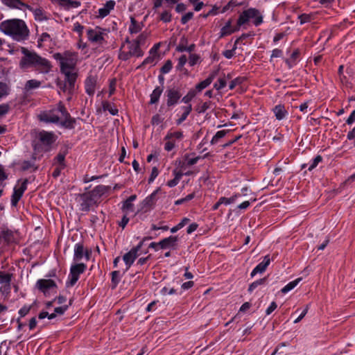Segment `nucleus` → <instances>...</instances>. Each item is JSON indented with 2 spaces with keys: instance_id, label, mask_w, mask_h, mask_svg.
<instances>
[{
  "instance_id": "obj_52",
  "label": "nucleus",
  "mask_w": 355,
  "mask_h": 355,
  "mask_svg": "<svg viewBox=\"0 0 355 355\" xmlns=\"http://www.w3.org/2000/svg\"><path fill=\"white\" fill-rule=\"evenodd\" d=\"M236 44H234V47L232 49H230V50H225V51H223V55L227 59H231L234 53H235V50L236 49Z\"/></svg>"
},
{
  "instance_id": "obj_63",
  "label": "nucleus",
  "mask_w": 355,
  "mask_h": 355,
  "mask_svg": "<svg viewBox=\"0 0 355 355\" xmlns=\"http://www.w3.org/2000/svg\"><path fill=\"white\" fill-rule=\"evenodd\" d=\"M56 162L60 165V167L64 168V155L59 153L55 158Z\"/></svg>"
},
{
  "instance_id": "obj_42",
  "label": "nucleus",
  "mask_w": 355,
  "mask_h": 355,
  "mask_svg": "<svg viewBox=\"0 0 355 355\" xmlns=\"http://www.w3.org/2000/svg\"><path fill=\"white\" fill-rule=\"evenodd\" d=\"M164 150L169 152L175 147V141L173 139H165Z\"/></svg>"
},
{
  "instance_id": "obj_30",
  "label": "nucleus",
  "mask_w": 355,
  "mask_h": 355,
  "mask_svg": "<svg viewBox=\"0 0 355 355\" xmlns=\"http://www.w3.org/2000/svg\"><path fill=\"white\" fill-rule=\"evenodd\" d=\"M301 280L302 278L299 277L292 282H290L282 288L281 292L284 294L287 293L288 292L293 290L301 282Z\"/></svg>"
},
{
  "instance_id": "obj_45",
  "label": "nucleus",
  "mask_w": 355,
  "mask_h": 355,
  "mask_svg": "<svg viewBox=\"0 0 355 355\" xmlns=\"http://www.w3.org/2000/svg\"><path fill=\"white\" fill-rule=\"evenodd\" d=\"M298 19H300V24L302 25L305 23L310 22L312 19V16L309 14H302L298 16Z\"/></svg>"
},
{
  "instance_id": "obj_27",
  "label": "nucleus",
  "mask_w": 355,
  "mask_h": 355,
  "mask_svg": "<svg viewBox=\"0 0 355 355\" xmlns=\"http://www.w3.org/2000/svg\"><path fill=\"white\" fill-rule=\"evenodd\" d=\"M142 26V24L139 23L134 17H131L128 31L131 34H137L141 31Z\"/></svg>"
},
{
  "instance_id": "obj_44",
  "label": "nucleus",
  "mask_w": 355,
  "mask_h": 355,
  "mask_svg": "<svg viewBox=\"0 0 355 355\" xmlns=\"http://www.w3.org/2000/svg\"><path fill=\"white\" fill-rule=\"evenodd\" d=\"M226 86V80L225 78H220L216 83H215L214 87L217 90H220Z\"/></svg>"
},
{
  "instance_id": "obj_3",
  "label": "nucleus",
  "mask_w": 355,
  "mask_h": 355,
  "mask_svg": "<svg viewBox=\"0 0 355 355\" xmlns=\"http://www.w3.org/2000/svg\"><path fill=\"white\" fill-rule=\"evenodd\" d=\"M40 119L46 123L60 124L62 127L72 129L75 119L71 118L64 105L60 102L55 109L44 112L40 115Z\"/></svg>"
},
{
  "instance_id": "obj_56",
  "label": "nucleus",
  "mask_w": 355,
  "mask_h": 355,
  "mask_svg": "<svg viewBox=\"0 0 355 355\" xmlns=\"http://www.w3.org/2000/svg\"><path fill=\"white\" fill-rule=\"evenodd\" d=\"M193 13L192 12H189L184 15L181 18V23L182 24H186L189 20L193 18Z\"/></svg>"
},
{
  "instance_id": "obj_20",
  "label": "nucleus",
  "mask_w": 355,
  "mask_h": 355,
  "mask_svg": "<svg viewBox=\"0 0 355 355\" xmlns=\"http://www.w3.org/2000/svg\"><path fill=\"white\" fill-rule=\"evenodd\" d=\"M110 189L108 186L105 185H98L93 190L89 191L95 200L98 202L101 196H103L105 193H107Z\"/></svg>"
},
{
  "instance_id": "obj_14",
  "label": "nucleus",
  "mask_w": 355,
  "mask_h": 355,
  "mask_svg": "<svg viewBox=\"0 0 355 355\" xmlns=\"http://www.w3.org/2000/svg\"><path fill=\"white\" fill-rule=\"evenodd\" d=\"M28 180L25 179L22 181L21 184L16 185L13 190V193L11 197V205L14 207L17 206L18 202L22 197L24 191L27 189Z\"/></svg>"
},
{
  "instance_id": "obj_40",
  "label": "nucleus",
  "mask_w": 355,
  "mask_h": 355,
  "mask_svg": "<svg viewBox=\"0 0 355 355\" xmlns=\"http://www.w3.org/2000/svg\"><path fill=\"white\" fill-rule=\"evenodd\" d=\"M11 283H8L6 284L2 285L0 287V292L1 293L5 296V297H8L11 291Z\"/></svg>"
},
{
  "instance_id": "obj_18",
  "label": "nucleus",
  "mask_w": 355,
  "mask_h": 355,
  "mask_svg": "<svg viewBox=\"0 0 355 355\" xmlns=\"http://www.w3.org/2000/svg\"><path fill=\"white\" fill-rule=\"evenodd\" d=\"M115 4L116 3L113 0L107 1L102 8H100L98 10V17L100 18H104L107 16L110 11L114 9Z\"/></svg>"
},
{
  "instance_id": "obj_47",
  "label": "nucleus",
  "mask_w": 355,
  "mask_h": 355,
  "mask_svg": "<svg viewBox=\"0 0 355 355\" xmlns=\"http://www.w3.org/2000/svg\"><path fill=\"white\" fill-rule=\"evenodd\" d=\"M200 56L197 54H191L189 58V64L190 66L193 67L196 65L200 61Z\"/></svg>"
},
{
  "instance_id": "obj_53",
  "label": "nucleus",
  "mask_w": 355,
  "mask_h": 355,
  "mask_svg": "<svg viewBox=\"0 0 355 355\" xmlns=\"http://www.w3.org/2000/svg\"><path fill=\"white\" fill-rule=\"evenodd\" d=\"M164 121V119L158 114H155L151 119V123L153 125H157Z\"/></svg>"
},
{
  "instance_id": "obj_55",
  "label": "nucleus",
  "mask_w": 355,
  "mask_h": 355,
  "mask_svg": "<svg viewBox=\"0 0 355 355\" xmlns=\"http://www.w3.org/2000/svg\"><path fill=\"white\" fill-rule=\"evenodd\" d=\"M158 174H159V171H158L157 168L155 166L153 167L152 169L150 178L148 179V183L149 184L152 183L155 180V179L157 177Z\"/></svg>"
},
{
  "instance_id": "obj_36",
  "label": "nucleus",
  "mask_w": 355,
  "mask_h": 355,
  "mask_svg": "<svg viewBox=\"0 0 355 355\" xmlns=\"http://www.w3.org/2000/svg\"><path fill=\"white\" fill-rule=\"evenodd\" d=\"M299 55H300V51L298 49H295L291 55L290 59L286 60V62L288 64L289 68L293 67L295 60L298 58Z\"/></svg>"
},
{
  "instance_id": "obj_1",
  "label": "nucleus",
  "mask_w": 355,
  "mask_h": 355,
  "mask_svg": "<svg viewBox=\"0 0 355 355\" xmlns=\"http://www.w3.org/2000/svg\"><path fill=\"white\" fill-rule=\"evenodd\" d=\"M21 52L23 54L19 63L21 69L26 70L33 68L42 73H48L51 70V62L36 52L29 51L25 47H21Z\"/></svg>"
},
{
  "instance_id": "obj_7",
  "label": "nucleus",
  "mask_w": 355,
  "mask_h": 355,
  "mask_svg": "<svg viewBox=\"0 0 355 355\" xmlns=\"http://www.w3.org/2000/svg\"><path fill=\"white\" fill-rule=\"evenodd\" d=\"M251 19L255 26H258L263 23V16L258 9L250 8L243 10L239 17L237 24L239 26H241Z\"/></svg>"
},
{
  "instance_id": "obj_60",
  "label": "nucleus",
  "mask_w": 355,
  "mask_h": 355,
  "mask_svg": "<svg viewBox=\"0 0 355 355\" xmlns=\"http://www.w3.org/2000/svg\"><path fill=\"white\" fill-rule=\"evenodd\" d=\"M10 106L8 104L3 103L0 105V117L7 114L9 111Z\"/></svg>"
},
{
  "instance_id": "obj_19",
  "label": "nucleus",
  "mask_w": 355,
  "mask_h": 355,
  "mask_svg": "<svg viewBox=\"0 0 355 355\" xmlns=\"http://www.w3.org/2000/svg\"><path fill=\"white\" fill-rule=\"evenodd\" d=\"M270 263V259L268 255H266L264 257L263 260L259 263L252 271L250 275L251 277H254L257 273H262L263 272L268 266Z\"/></svg>"
},
{
  "instance_id": "obj_41",
  "label": "nucleus",
  "mask_w": 355,
  "mask_h": 355,
  "mask_svg": "<svg viewBox=\"0 0 355 355\" xmlns=\"http://www.w3.org/2000/svg\"><path fill=\"white\" fill-rule=\"evenodd\" d=\"M322 161V157L321 155H317L311 161V163L310 164V165H309V166L308 168V171H311L312 170H313L315 168L317 167L318 164L320 163Z\"/></svg>"
},
{
  "instance_id": "obj_2",
  "label": "nucleus",
  "mask_w": 355,
  "mask_h": 355,
  "mask_svg": "<svg viewBox=\"0 0 355 355\" xmlns=\"http://www.w3.org/2000/svg\"><path fill=\"white\" fill-rule=\"evenodd\" d=\"M0 31L18 42H24L30 36V31L26 22L19 19L3 21L0 24Z\"/></svg>"
},
{
  "instance_id": "obj_31",
  "label": "nucleus",
  "mask_w": 355,
  "mask_h": 355,
  "mask_svg": "<svg viewBox=\"0 0 355 355\" xmlns=\"http://www.w3.org/2000/svg\"><path fill=\"white\" fill-rule=\"evenodd\" d=\"M12 276V274L0 271V284L3 285L8 283H11Z\"/></svg>"
},
{
  "instance_id": "obj_10",
  "label": "nucleus",
  "mask_w": 355,
  "mask_h": 355,
  "mask_svg": "<svg viewBox=\"0 0 355 355\" xmlns=\"http://www.w3.org/2000/svg\"><path fill=\"white\" fill-rule=\"evenodd\" d=\"M78 202L80 205V209L83 211H89L90 208L93 205L98 203L89 191L80 194Z\"/></svg>"
},
{
  "instance_id": "obj_54",
  "label": "nucleus",
  "mask_w": 355,
  "mask_h": 355,
  "mask_svg": "<svg viewBox=\"0 0 355 355\" xmlns=\"http://www.w3.org/2000/svg\"><path fill=\"white\" fill-rule=\"evenodd\" d=\"M133 207H134V205L132 204V202L128 201V200H126L124 202H123V207H122V209L123 211H133Z\"/></svg>"
},
{
  "instance_id": "obj_58",
  "label": "nucleus",
  "mask_w": 355,
  "mask_h": 355,
  "mask_svg": "<svg viewBox=\"0 0 355 355\" xmlns=\"http://www.w3.org/2000/svg\"><path fill=\"white\" fill-rule=\"evenodd\" d=\"M68 307H69L68 305H63V306H59V307H56L54 309V313H55V316L57 315H62L67 310Z\"/></svg>"
},
{
  "instance_id": "obj_37",
  "label": "nucleus",
  "mask_w": 355,
  "mask_h": 355,
  "mask_svg": "<svg viewBox=\"0 0 355 355\" xmlns=\"http://www.w3.org/2000/svg\"><path fill=\"white\" fill-rule=\"evenodd\" d=\"M41 83L37 80L33 79L28 80L25 85V88L28 90L37 88L40 86Z\"/></svg>"
},
{
  "instance_id": "obj_57",
  "label": "nucleus",
  "mask_w": 355,
  "mask_h": 355,
  "mask_svg": "<svg viewBox=\"0 0 355 355\" xmlns=\"http://www.w3.org/2000/svg\"><path fill=\"white\" fill-rule=\"evenodd\" d=\"M48 318L49 320H51V319H53L55 318V313H51L49 314L48 312L46 311H42L41 313H40V314L38 315V318L39 319H44L45 318Z\"/></svg>"
},
{
  "instance_id": "obj_28",
  "label": "nucleus",
  "mask_w": 355,
  "mask_h": 355,
  "mask_svg": "<svg viewBox=\"0 0 355 355\" xmlns=\"http://www.w3.org/2000/svg\"><path fill=\"white\" fill-rule=\"evenodd\" d=\"M102 107L104 111H108L113 116L118 114V109L114 104H112L108 101H103Z\"/></svg>"
},
{
  "instance_id": "obj_5",
  "label": "nucleus",
  "mask_w": 355,
  "mask_h": 355,
  "mask_svg": "<svg viewBox=\"0 0 355 355\" xmlns=\"http://www.w3.org/2000/svg\"><path fill=\"white\" fill-rule=\"evenodd\" d=\"M55 140L56 136L53 132L41 130L33 141V148L37 152L48 151Z\"/></svg>"
},
{
  "instance_id": "obj_48",
  "label": "nucleus",
  "mask_w": 355,
  "mask_h": 355,
  "mask_svg": "<svg viewBox=\"0 0 355 355\" xmlns=\"http://www.w3.org/2000/svg\"><path fill=\"white\" fill-rule=\"evenodd\" d=\"M210 84L208 83V81L206 80H204L203 81L200 82V83L197 84L196 85L194 90H196V93L200 92L202 90L207 87Z\"/></svg>"
},
{
  "instance_id": "obj_29",
  "label": "nucleus",
  "mask_w": 355,
  "mask_h": 355,
  "mask_svg": "<svg viewBox=\"0 0 355 355\" xmlns=\"http://www.w3.org/2000/svg\"><path fill=\"white\" fill-rule=\"evenodd\" d=\"M183 138V132L182 131H172L170 130L164 137V139H173L175 141H180Z\"/></svg>"
},
{
  "instance_id": "obj_39",
  "label": "nucleus",
  "mask_w": 355,
  "mask_h": 355,
  "mask_svg": "<svg viewBox=\"0 0 355 355\" xmlns=\"http://www.w3.org/2000/svg\"><path fill=\"white\" fill-rule=\"evenodd\" d=\"M34 15L35 19L37 21H42L47 19V17L45 16L43 10L40 8H37L34 10Z\"/></svg>"
},
{
  "instance_id": "obj_24",
  "label": "nucleus",
  "mask_w": 355,
  "mask_h": 355,
  "mask_svg": "<svg viewBox=\"0 0 355 355\" xmlns=\"http://www.w3.org/2000/svg\"><path fill=\"white\" fill-rule=\"evenodd\" d=\"M96 78L93 76H89L85 80V91L87 94L92 96L95 92Z\"/></svg>"
},
{
  "instance_id": "obj_23",
  "label": "nucleus",
  "mask_w": 355,
  "mask_h": 355,
  "mask_svg": "<svg viewBox=\"0 0 355 355\" xmlns=\"http://www.w3.org/2000/svg\"><path fill=\"white\" fill-rule=\"evenodd\" d=\"M231 24L232 22L230 20H229L226 24L220 29V37H223L226 35H229L236 31H238L241 27L237 25L235 28H232Z\"/></svg>"
},
{
  "instance_id": "obj_13",
  "label": "nucleus",
  "mask_w": 355,
  "mask_h": 355,
  "mask_svg": "<svg viewBox=\"0 0 355 355\" xmlns=\"http://www.w3.org/2000/svg\"><path fill=\"white\" fill-rule=\"evenodd\" d=\"M77 75H69L64 76L63 82H59L58 86L63 92H68L71 94L75 90V83L76 81Z\"/></svg>"
},
{
  "instance_id": "obj_26",
  "label": "nucleus",
  "mask_w": 355,
  "mask_h": 355,
  "mask_svg": "<svg viewBox=\"0 0 355 355\" xmlns=\"http://www.w3.org/2000/svg\"><path fill=\"white\" fill-rule=\"evenodd\" d=\"M163 92V87L157 86L150 95V102L151 105L156 104L159 102V98Z\"/></svg>"
},
{
  "instance_id": "obj_46",
  "label": "nucleus",
  "mask_w": 355,
  "mask_h": 355,
  "mask_svg": "<svg viewBox=\"0 0 355 355\" xmlns=\"http://www.w3.org/2000/svg\"><path fill=\"white\" fill-rule=\"evenodd\" d=\"M172 67V62L171 60H167L161 68V72L162 73H168L171 71Z\"/></svg>"
},
{
  "instance_id": "obj_51",
  "label": "nucleus",
  "mask_w": 355,
  "mask_h": 355,
  "mask_svg": "<svg viewBox=\"0 0 355 355\" xmlns=\"http://www.w3.org/2000/svg\"><path fill=\"white\" fill-rule=\"evenodd\" d=\"M160 293L162 295H173V294H177L178 292H177V290L173 288H168V287H164L163 288H162V290L160 291Z\"/></svg>"
},
{
  "instance_id": "obj_50",
  "label": "nucleus",
  "mask_w": 355,
  "mask_h": 355,
  "mask_svg": "<svg viewBox=\"0 0 355 355\" xmlns=\"http://www.w3.org/2000/svg\"><path fill=\"white\" fill-rule=\"evenodd\" d=\"M266 282V278L260 279L259 280H257L254 282H252L248 288V291L250 292L253 291L258 286L263 284Z\"/></svg>"
},
{
  "instance_id": "obj_12",
  "label": "nucleus",
  "mask_w": 355,
  "mask_h": 355,
  "mask_svg": "<svg viewBox=\"0 0 355 355\" xmlns=\"http://www.w3.org/2000/svg\"><path fill=\"white\" fill-rule=\"evenodd\" d=\"M143 246V242H139L138 245L132 248L128 252L125 253L123 257V260L125 263L126 269L128 270L135 260L141 254L139 252Z\"/></svg>"
},
{
  "instance_id": "obj_22",
  "label": "nucleus",
  "mask_w": 355,
  "mask_h": 355,
  "mask_svg": "<svg viewBox=\"0 0 355 355\" xmlns=\"http://www.w3.org/2000/svg\"><path fill=\"white\" fill-rule=\"evenodd\" d=\"M272 111L276 119L279 121L284 119L288 115V112L286 110L284 105L282 104L275 105Z\"/></svg>"
},
{
  "instance_id": "obj_62",
  "label": "nucleus",
  "mask_w": 355,
  "mask_h": 355,
  "mask_svg": "<svg viewBox=\"0 0 355 355\" xmlns=\"http://www.w3.org/2000/svg\"><path fill=\"white\" fill-rule=\"evenodd\" d=\"M84 29V26H82L80 24H79L78 22H76L74 24V26H73V31L76 33H78L79 34L80 36L82 35L83 34V31Z\"/></svg>"
},
{
  "instance_id": "obj_8",
  "label": "nucleus",
  "mask_w": 355,
  "mask_h": 355,
  "mask_svg": "<svg viewBox=\"0 0 355 355\" xmlns=\"http://www.w3.org/2000/svg\"><path fill=\"white\" fill-rule=\"evenodd\" d=\"M108 31L99 26L94 28H89L87 29V35L88 40L92 43L98 45L106 44L105 37L107 36Z\"/></svg>"
},
{
  "instance_id": "obj_33",
  "label": "nucleus",
  "mask_w": 355,
  "mask_h": 355,
  "mask_svg": "<svg viewBox=\"0 0 355 355\" xmlns=\"http://www.w3.org/2000/svg\"><path fill=\"white\" fill-rule=\"evenodd\" d=\"M196 90L193 89H190L188 93L182 98V102L189 104L191 100L196 96Z\"/></svg>"
},
{
  "instance_id": "obj_16",
  "label": "nucleus",
  "mask_w": 355,
  "mask_h": 355,
  "mask_svg": "<svg viewBox=\"0 0 355 355\" xmlns=\"http://www.w3.org/2000/svg\"><path fill=\"white\" fill-rule=\"evenodd\" d=\"M37 288L44 293V295L49 293V291L52 288H55L56 285L52 279H39L37 282Z\"/></svg>"
},
{
  "instance_id": "obj_49",
  "label": "nucleus",
  "mask_w": 355,
  "mask_h": 355,
  "mask_svg": "<svg viewBox=\"0 0 355 355\" xmlns=\"http://www.w3.org/2000/svg\"><path fill=\"white\" fill-rule=\"evenodd\" d=\"M121 280L120 272L118 270L113 271L112 272V282L116 286Z\"/></svg>"
},
{
  "instance_id": "obj_64",
  "label": "nucleus",
  "mask_w": 355,
  "mask_h": 355,
  "mask_svg": "<svg viewBox=\"0 0 355 355\" xmlns=\"http://www.w3.org/2000/svg\"><path fill=\"white\" fill-rule=\"evenodd\" d=\"M187 62V58L185 55H182L178 59V68L181 69Z\"/></svg>"
},
{
  "instance_id": "obj_25",
  "label": "nucleus",
  "mask_w": 355,
  "mask_h": 355,
  "mask_svg": "<svg viewBox=\"0 0 355 355\" xmlns=\"http://www.w3.org/2000/svg\"><path fill=\"white\" fill-rule=\"evenodd\" d=\"M1 1L3 4L12 8L22 9L28 7L21 0H1Z\"/></svg>"
},
{
  "instance_id": "obj_6",
  "label": "nucleus",
  "mask_w": 355,
  "mask_h": 355,
  "mask_svg": "<svg viewBox=\"0 0 355 355\" xmlns=\"http://www.w3.org/2000/svg\"><path fill=\"white\" fill-rule=\"evenodd\" d=\"M143 55L144 51L141 46L133 40L126 38L120 49L119 58L122 60H128L131 57L139 58Z\"/></svg>"
},
{
  "instance_id": "obj_11",
  "label": "nucleus",
  "mask_w": 355,
  "mask_h": 355,
  "mask_svg": "<svg viewBox=\"0 0 355 355\" xmlns=\"http://www.w3.org/2000/svg\"><path fill=\"white\" fill-rule=\"evenodd\" d=\"M167 107H171L177 105L182 97L180 89L178 87L168 88L165 92Z\"/></svg>"
},
{
  "instance_id": "obj_43",
  "label": "nucleus",
  "mask_w": 355,
  "mask_h": 355,
  "mask_svg": "<svg viewBox=\"0 0 355 355\" xmlns=\"http://www.w3.org/2000/svg\"><path fill=\"white\" fill-rule=\"evenodd\" d=\"M160 20L164 23H168L171 21V15L169 11L164 10L160 14Z\"/></svg>"
},
{
  "instance_id": "obj_61",
  "label": "nucleus",
  "mask_w": 355,
  "mask_h": 355,
  "mask_svg": "<svg viewBox=\"0 0 355 355\" xmlns=\"http://www.w3.org/2000/svg\"><path fill=\"white\" fill-rule=\"evenodd\" d=\"M186 41L187 40L185 39H182L180 44L176 47V51L179 52L187 51V45L185 44Z\"/></svg>"
},
{
  "instance_id": "obj_4",
  "label": "nucleus",
  "mask_w": 355,
  "mask_h": 355,
  "mask_svg": "<svg viewBox=\"0 0 355 355\" xmlns=\"http://www.w3.org/2000/svg\"><path fill=\"white\" fill-rule=\"evenodd\" d=\"M55 60L59 62L60 71L64 76L77 75L74 71L78 62V53L71 51H65L63 53H57L53 55Z\"/></svg>"
},
{
  "instance_id": "obj_21",
  "label": "nucleus",
  "mask_w": 355,
  "mask_h": 355,
  "mask_svg": "<svg viewBox=\"0 0 355 355\" xmlns=\"http://www.w3.org/2000/svg\"><path fill=\"white\" fill-rule=\"evenodd\" d=\"M158 49V45L154 46L149 51V55L146 58L140 66L138 67V68H141L146 64H154L155 60L157 56V51Z\"/></svg>"
},
{
  "instance_id": "obj_9",
  "label": "nucleus",
  "mask_w": 355,
  "mask_h": 355,
  "mask_svg": "<svg viewBox=\"0 0 355 355\" xmlns=\"http://www.w3.org/2000/svg\"><path fill=\"white\" fill-rule=\"evenodd\" d=\"M85 269L86 265L85 263H76L71 266L67 286H73L78 280L80 275L84 272Z\"/></svg>"
},
{
  "instance_id": "obj_32",
  "label": "nucleus",
  "mask_w": 355,
  "mask_h": 355,
  "mask_svg": "<svg viewBox=\"0 0 355 355\" xmlns=\"http://www.w3.org/2000/svg\"><path fill=\"white\" fill-rule=\"evenodd\" d=\"M241 196L239 193L234 194L230 198L220 197V201L223 205H227L234 203Z\"/></svg>"
},
{
  "instance_id": "obj_59",
  "label": "nucleus",
  "mask_w": 355,
  "mask_h": 355,
  "mask_svg": "<svg viewBox=\"0 0 355 355\" xmlns=\"http://www.w3.org/2000/svg\"><path fill=\"white\" fill-rule=\"evenodd\" d=\"M31 309V306H24L22 308H21L19 311L20 317L23 318L26 315L29 313Z\"/></svg>"
},
{
  "instance_id": "obj_15",
  "label": "nucleus",
  "mask_w": 355,
  "mask_h": 355,
  "mask_svg": "<svg viewBox=\"0 0 355 355\" xmlns=\"http://www.w3.org/2000/svg\"><path fill=\"white\" fill-rule=\"evenodd\" d=\"M90 252L85 249L84 245L81 243H78L74 246L73 260L76 261H80L83 257L87 261L89 259Z\"/></svg>"
},
{
  "instance_id": "obj_17",
  "label": "nucleus",
  "mask_w": 355,
  "mask_h": 355,
  "mask_svg": "<svg viewBox=\"0 0 355 355\" xmlns=\"http://www.w3.org/2000/svg\"><path fill=\"white\" fill-rule=\"evenodd\" d=\"M178 237L175 236H170L167 238H165L159 242V247L162 249L171 248L176 249L177 248V243H178Z\"/></svg>"
},
{
  "instance_id": "obj_35",
  "label": "nucleus",
  "mask_w": 355,
  "mask_h": 355,
  "mask_svg": "<svg viewBox=\"0 0 355 355\" xmlns=\"http://www.w3.org/2000/svg\"><path fill=\"white\" fill-rule=\"evenodd\" d=\"M227 132V130H225L218 131L215 134V135L213 137V138L211 141V144H217L220 139L224 137L226 135Z\"/></svg>"
},
{
  "instance_id": "obj_38",
  "label": "nucleus",
  "mask_w": 355,
  "mask_h": 355,
  "mask_svg": "<svg viewBox=\"0 0 355 355\" xmlns=\"http://www.w3.org/2000/svg\"><path fill=\"white\" fill-rule=\"evenodd\" d=\"M9 90V87L6 83L0 82V99L8 96Z\"/></svg>"
},
{
  "instance_id": "obj_34",
  "label": "nucleus",
  "mask_w": 355,
  "mask_h": 355,
  "mask_svg": "<svg viewBox=\"0 0 355 355\" xmlns=\"http://www.w3.org/2000/svg\"><path fill=\"white\" fill-rule=\"evenodd\" d=\"M148 37V33L143 32L136 39L133 40L137 44H138L141 48L146 44V41Z\"/></svg>"
}]
</instances>
